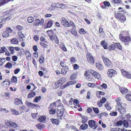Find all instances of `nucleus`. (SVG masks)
<instances>
[{
  "label": "nucleus",
  "instance_id": "1",
  "mask_svg": "<svg viewBox=\"0 0 131 131\" xmlns=\"http://www.w3.org/2000/svg\"><path fill=\"white\" fill-rule=\"evenodd\" d=\"M49 32V33L50 34L52 35H49V37L50 38V40L51 41L54 40L55 42L57 44H58L59 43V40L58 39L57 37L55 35L53 34V32L51 30H47V32Z\"/></svg>",
  "mask_w": 131,
  "mask_h": 131
},
{
  "label": "nucleus",
  "instance_id": "2",
  "mask_svg": "<svg viewBox=\"0 0 131 131\" xmlns=\"http://www.w3.org/2000/svg\"><path fill=\"white\" fill-rule=\"evenodd\" d=\"M87 61L90 64H93L94 63V60L93 57L90 53L87 52L86 55Z\"/></svg>",
  "mask_w": 131,
  "mask_h": 131
},
{
  "label": "nucleus",
  "instance_id": "3",
  "mask_svg": "<svg viewBox=\"0 0 131 131\" xmlns=\"http://www.w3.org/2000/svg\"><path fill=\"white\" fill-rule=\"evenodd\" d=\"M88 124L90 127L92 128L96 129L97 127V123L93 120H90L88 121Z\"/></svg>",
  "mask_w": 131,
  "mask_h": 131
},
{
  "label": "nucleus",
  "instance_id": "4",
  "mask_svg": "<svg viewBox=\"0 0 131 131\" xmlns=\"http://www.w3.org/2000/svg\"><path fill=\"white\" fill-rule=\"evenodd\" d=\"M105 66L108 68H111L112 67V64L111 62L107 58L104 57L102 58Z\"/></svg>",
  "mask_w": 131,
  "mask_h": 131
},
{
  "label": "nucleus",
  "instance_id": "5",
  "mask_svg": "<svg viewBox=\"0 0 131 131\" xmlns=\"http://www.w3.org/2000/svg\"><path fill=\"white\" fill-rule=\"evenodd\" d=\"M89 73L92 74L95 78L97 79H101L100 78V75L98 72L91 69L89 70Z\"/></svg>",
  "mask_w": 131,
  "mask_h": 131
},
{
  "label": "nucleus",
  "instance_id": "6",
  "mask_svg": "<svg viewBox=\"0 0 131 131\" xmlns=\"http://www.w3.org/2000/svg\"><path fill=\"white\" fill-rule=\"evenodd\" d=\"M115 16L116 18H118L123 21H124L126 20L125 17L121 13H116L115 14Z\"/></svg>",
  "mask_w": 131,
  "mask_h": 131
},
{
  "label": "nucleus",
  "instance_id": "7",
  "mask_svg": "<svg viewBox=\"0 0 131 131\" xmlns=\"http://www.w3.org/2000/svg\"><path fill=\"white\" fill-rule=\"evenodd\" d=\"M64 113V110L63 109L59 110L57 112L58 119H61L63 116Z\"/></svg>",
  "mask_w": 131,
  "mask_h": 131
},
{
  "label": "nucleus",
  "instance_id": "8",
  "mask_svg": "<svg viewBox=\"0 0 131 131\" xmlns=\"http://www.w3.org/2000/svg\"><path fill=\"white\" fill-rule=\"evenodd\" d=\"M117 73V72L113 69H109L107 72L108 75L110 77H114Z\"/></svg>",
  "mask_w": 131,
  "mask_h": 131
},
{
  "label": "nucleus",
  "instance_id": "9",
  "mask_svg": "<svg viewBox=\"0 0 131 131\" xmlns=\"http://www.w3.org/2000/svg\"><path fill=\"white\" fill-rule=\"evenodd\" d=\"M117 107V108L118 111L121 114H123L125 113L126 112V109L121 105L118 106V107Z\"/></svg>",
  "mask_w": 131,
  "mask_h": 131
},
{
  "label": "nucleus",
  "instance_id": "10",
  "mask_svg": "<svg viewBox=\"0 0 131 131\" xmlns=\"http://www.w3.org/2000/svg\"><path fill=\"white\" fill-rule=\"evenodd\" d=\"M61 23L64 26L68 27L70 26V24L67 21V20L64 18H63L62 19Z\"/></svg>",
  "mask_w": 131,
  "mask_h": 131
},
{
  "label": "nucleus",
  "instance_id": "11",
  "mask_svg": "<svg viewBox=\"0 0 131 131\" xmlns=\"http://www.w3.org/2000/svg\"><path fill=\"white\" fill-rule=\"evenodd\" d=\"M121 72L123 75L128 78H131V75L128 73L124 69H122Z\"/></svg>",
  "mask_w": 131,
  "mask_h": 131
},
{
  "label": "nucleus",
  "instance_id": "12",
  "mask_svg": "<svg viewBox=\"0 0 131 131\" xmlns=\"http://www.w3.org/2000/svg\"><path fill=\"white\" fill-rule=\"evenodd\" d=\"M121 39V41L123 42H129L130 41V38L129 37H124Z\"/></svg>",
  "mask_w": 131,
  "mask_h": 131
},
{
  "label": "nucleus",
  "instance_id": "13",
  "mask_svg": "<svg viewBox=\"0 0 131 131\" xmlns=\"http://www.w3.org/2000/svg\"><path fill=\"white\" fill-rule=\"evenodd\" d=\"M76 83V81L75 80H73L68 82L66 85H64V88L74 84Z\"/></svg>",
  "mask_w": 131,
  "mask_h": 131
},
{
  "label": "nucleus",
  "instance_id": "14",
  "mask_svg": "<svg viewBox=\"0 0 131 131\" xmlns=\"http://www.w3.org/2000/svg\"><path fill=\"white\" fill-rule=\"evenodd\" d=\"M23 103L21 100L18 99H16L14 100V104L15 105H18Z\"/></svg>",
  "mask_w": 131,
  "mask_h": 131
},
{
  "label": "nucleus",
  "instance_id": "15",
  "mask_svg": "<svg viewBox=\"0 0 131 131\" xmlns=\"http://www.w3.org/2000/svg\"><path fill=\"white\" fill-rule=\"evenodd\" d=\"M46 119V117L45 116H41L38 119L39 121L41 122H45Z\"/></svg>",
  "mask_w": 131,
  "mask_h": 131
},
{
  "label": "nucleus",
  "instance_id": "16",
  "mask_svg": "<svg viewBox=\"0 0 131 131\" xmlns=\"http://www.w3.org/2000/svg\"><path fill=\"white\" fill-rule=\"evenodd\" d=\"M59 119H53L51 118V120L53 124L56 125H58L59 123Z\"/></svg>",
  "mask_w": 131,
  "mask_h": 131
},
{
  "label": "nucleus",
  "instance_id": "17",
  "mask_svg": "<svg viewBox=\"0 0 131 131\" xmlns=\"http://www.w3.org/2000/svg\"><path fill=\"white\" fill-rule=\"evenodd\" d=\"M26 104L29 107H35V106H38V105H35L34 104H33L31 103V102H26Z\"/></svg>",
  "mask_w": 131,
  "mask_h": 131
},
{
  "label": "nucleus",
  "instance_id": "18",
  "mask_svg": "<svg viewBox=\"0 0 131 131\" xmlns=\"http://www.w3.org/2000/svg\"><path fill=\"white\" fill-rule=\"evenodd\" d=\"M37 128L41 130L45 128L44 125L41 123H39L36 125Z\"/></svg>",
  "mask_w": 131,
  "mask_h": 131
},
{
  "label": "nucleus",
  "instance_id": "19",
  "mask_svg": "<svg viewBox=\"0 0 131 131\" xmlns=\"http://www.w3.org/2000/svg\"><path fill=\"white\" fill-rule=\"evenodd\" d=\"M96 66L97 68L100 70L102 71L103 69V67L101 64L97 63L96 64Z\"/></svg>",
  "mask_w": 131,
  "mask_h": 131
},
{
  "label": "nucleus",
  "instance_id": "20",
  "mask_svg": "<svg viewBox=\"0 0 131 131\" xmlns=\"http://www.w3.org/2000/svg\"><path fill=\"white\" fill-rule=\"evenodd\" d=\"M40 23V20L38 19L35 20L33 22V25L36 26H39Z\"/></svg>",
  "mask_w": 131,
  "mask_h": 131
},
{
  "label": "nucleus",
  "instance_id": "21",
  "mask_svg": "<svg viewBox=\"0 0 131 131\" xmlns=\"http://www.w3.org/2000/svg\"><path fill=\"white\" fill-rule=\"evenodd\" d=\"M101 44L104 49H106L107 48V44L104 41H101Z\"/></svg>",
  "mask_w": 131,
  "mask_h": 131
},
{
  "label": "nucleus",
  "instance_id": "22",
  "mask_svg": "<svg viewBox=\"0 0 131 131\" xmlns=\"http://www.w3.org/2000/svg\"><path fill=\"white\" fill-rule=\"evenodd\" d=\"M11 42L12 43L14 44H16L18 43V40L16 38H14L11 40Z\"/></svg>",
  "mask_w": 131,
  "mask_h": 131
},
{
  "label": "nucleus",
  "instance_id": "23",
  "mask_svg": "<svg viewBox=\"0 0 131 131\" xmlns=\"http://www.w3.org/2000/svg\"><path fill=\"white\" fill-rule=\"evenodd\" d=\"M129 121L127 122L125 120H124L123 121V126L126 128L128 127L129 126Z\"/></svg>",
  "mask_w": 131,
  "mask_h": 131
},
{
  "label": "nucleus",
  "instance_id": "24",
  "mask_svg": "<svg viewBox=\"0 0 131 131\" xmlns=\"http://www.w3.org/2000/svg\"><path fill=\"white\" fill-rule=\"evenodd\" d=\"M116 101L117 103V105H116V107H118V106L121 105V99L120 97L117 99Z\"/></svg>",
  "mask_w": 131,
  "mask_h": 131
},
{
  "label": "nucleus",
  "instance_id": "25",
  "mask_svg": "<svg viewBox=\"0 0 131 131\" xmlns=\"http://www.w3.org/2000/svg\"><path fill=\"white\" fill-rule=\"evenodd\" d=\"M120 89L122 93L123 94L124 93H127L128 92L127 90V89L125 88H120Z\"/></svg>",
  "mask_w": 131,
  "mask_h": 131
},
{
  "label": "nucleus",
  "instance_id": "26",
  "mask_svg": "<svg viewBox=\"0 0 131 131\" xmlns=\"http://www.w3.org/2000/svg\"><path fill=\"white\" fill-rule=\"evenodd\" d=\"M11 111L12 112V114L15 115H18L19 114V112L15 110L11 109Z\"/></svg>",
  "mask_w": 131,
  "mask_h": 131
},
{
  "label": "nucleus",
  "instance_id": "27",
  "mask_svg": "<svg viewBox=\"0 0 131 131\" xmlns=\"http://www.w3.org/2000/svg\"><path fill=\"white\" fill-rule=\"evenodd\" d=\"M52 24L53 23L52 21L51 20L49 21L47 24L46 28H49L50 27L52 26Z\"/></svg>",
  "mask_w": 131,
  "mask_h": 131
},
{
  "label": "nucleus",
  "instance_id": "28",
  "mask_svg": "<svg viewBox=\"0 0 131 131\" xmlns=\"http://www.w3.org/2000/svg\"><path fill=\"white\" fill-rule=\"evenodd\" d=\"M88 127V126L87 124H83L81 125L80 128L83 130H85Z\"/></svg>",
  "mask_w": 131,
  "mask_h": 131
},
{
  "label": "nucleus",
  "instance_id": "29",
  "mask_svg": "<svg viewBox=\"0 0 131 131\" xmlns=\"http://www.w3.org/2000/svg\"><path fill=\"white\" fill-rule=\"evenodd\" d=\"M35 92H29L28 95V97L31 98L34 97L35 96Z\"/></svg>",
  "mask_w": 131,
  "mask_h": 131
},
{
  "label": "nucleus",
  "instance_id": "30",
  "mask_svg": "<svg viewBox=\"0 0 131 131\" xmlns=\"http://www.w3.org/2000/svg\"><path fill=\"white\" fill-rule=\"evenodd\" d=\"M49 112L50 114L51 115H54L56 112V110L53 108H51L49 111Z\"/></svg>",
  "mask_w": 131,
  "mask_h": 131
},
{
  "label": "nucleus",
  "instance_id": "31",
  "mask_svg": "<svg viewBox=\"0 0 131 131\" xmlns=\"http://www.w3.org/2000/svg\"><path fill=\"white\" fill-rule=\"evenodd\" d=\"M116 48L115 45L112 44L109 46L108 47V49L110 50H114Z\"/></svg>",
  "mask_w": 131,
  "mask_h": 131
},
{
  "label": "nucleus",
  "instance_id": "32",
  "mask_svg": "<svg viewBox=\"0 0 131 131\" xmlns=\"http://www.w3.org/2000/svg\"><path fill=\"white\" fill-rule=\"evenodd\" d=\"M9 35V33L7 31H5V32L3 34L2 36L3 37H7Z\"/></svg>",
  "mask_w": 131,
  "mask_h": 131
},
{
  "label": "nucleus",
  "instance_id": "33",
  "mask_svg": "<svg viewBox=\"0 0 131 131\" xmlns=\"http://www.w3.org/2000/svg\"><path fill=\"white\" fill-rule=\"evenodd\" d=\"M60 47L61 49L64 51L66 52L67 51V50L66 47L65 46L64 44H62L60 46Z\"/></svg>",
  "mask_w": 131,
  "mask_h": 131
},
{
  "label": "nucleus",
  "instance_id": "34",
  "mask_svg": "<svg viewBox=\"0 0 131 131\" xmlns=\"http://www.w3.org/2000/svg\"><path fill=\"white\" fill-rule=\"evenodd\" d=\"M66 78L63 77L60 79L58 81L59 82H60V83H61V84L62 83H64L66 81Z\"/></svg>",
  "mask_w": 131,
  "mask_h": 131
},
{
  "label": "nucleus",
  "instance_id": "35",
  "mask_svg": "<svg viewBox=\"0 0 131 131\" xmlns=\"http://www.w3.org/2000/svg\"><path fill=\"white\" fill-rule=\"evenodd\" d=\"M4 66L6 68L10 69L12 67V65L10 63L8 62Z\"/></svg>",
  "mask_w": 131,
  "mask_h": 131
},
{
  "label": "nucleus",
  "instance_id": "36",
  "mask_svg": "<svg viewBox=\"0 0 131 131\" xmlns=\"http://www.w3.org/2000/svg\"><path fill=\"white\" fill-rule=\"evenodd\" d=\"M115 4H121L122 2L121 0H111Z\"/></svg>",
  "mask_w": 131,
  "mask_h": 131
},
{
  "label": "nucleus",
  "instance_id": "37",
  "mask_svg": "<svg viewBox=\"0 0 131 131\" xmlns=\"http://www.w3.org/2000/svg\"><path fill=\"white\" fill-rule=\"evenodd\" d=\"M27 20L29 23H30L34 21V19L32 17H29L27 18Z\"/></svg>",
  "mask_w": 131,
  "mask_h": 131
},
{
  "label": "nucleus",
  "instance_id": "38",
  "mask_svg": "<svg viewBox=\"0 0 131 131\" xmlns=\"http://www.w3.org/2000/svg\"><path fill=\"white\" fill-rule=\"evenodd\" d=\"M11 81L15 83H17V77L15 76L13 77L11 79Z\"/></svg>",
  "mask_w": 131,
  "mask_h": 131
},
{
  "label": "nucleus",
  "instance_id": "39",
  "mask_svg": "<svg viewBox=\"0 0 131 131\" xmlns=\"http://www.w3.org/2000/svg\"><path fill=\"white\" fill-rule=\"evenodd\" d=\"M26 57L28 59L31 56V54L30 52L28 51H26L25 53Z\"/></svg>",
  "mask_w": 131,
  "mask_h": 131
},
{
  "label": "nucleus",
  "instance_id": "40",
  "mask_svg": "<svg viewBox=\"0 0 131 131\" xmlns=\"http://www.w3.org/2000/svg\"><path fill=\"white\" fill-rule=\"evenodd\" d=\"M12 122H10L9 121H7L5 122V124L7 126L11 127V125H12L11 123H12Z\"/></svg>",
  "mask_w": 131,
  "mask_h": 131
},
{
  "label": "nucleus",
  "instance_id": "41",
  "mask_svg": "<svg viewBox=\"0 0 131 131\" xmlns=\"http://www.w3.org/2000/svg\"><path fill=\"white\" fill-rule=\"evenodd\" d=\"M40 59L39 60V62L41 64H42L43 63L44 58L42 56H41L40 57Z\"/></svg>",
  "mask_w": 131,
  "mask_h": 131
},
{
  "label": "nucleus",
  "instance_id": "42",
  "mask_svg": "<svg viewBox=\"0 0 131 131\" xmlns=\"http://www.w3.org/2000/svg\"><path fill=\"white\" fill-rule=\"evenodd\" d=\"M6 50V48L4 47L0 48V53H3Z\"/></svg>",
  "mask_w": 131,
  "mask_h": 131
},
{
  "label": "nucleus",
  "instance_id": "43",
  "mask_svg": "<svg viewBox=\"0 0 131 131\" xmlns=\"http://www.w3.org/2000/svg\"><path fill=\"white\" fill-rule=\"evenodd\" d=\"M88 85L92 88H94L96 86L95 84L94 83H88Z\"/></svg>",
  "mask_w": 131,
  "mask_h": 131
},
{
  "label": "nucleus",
  "instance_id": "44",
  "mask_svg": "<svg viewBox=\"0 0 131 131\" xmlns=\"http://www.w3.org/2000/svg\"><path fill=\"white\" fill-rule=\"evenodd\" d=\"M126 97L128 100L131 101V94L127 95Z\"/></svg>",
  "mask_w": 131,
  "mask_h": 131
},
{
  "label": "nucleus",
  "instance_id": "45",
  "mask_svg": "<svg viewBox=\"0 0 131 131\" xmlns=\"http://www.w3.org/2000/svg\"><path fill=\"white\" fill-rule=\"evenodd\" d=\"M59 84H61V83H60V82H59V81L56 82L54 84L56 86L55 87V88H57L59 87Z\"/></svg>",
  "mask_w": 131,
  "mask_h": 131
},
{
  "label": "nucleus",
  "instance_id": "46",
  "mask_svg": "<svg viewBox=\"0 0 131 131\" xmlns=\"http://www.w3.org/2000/svg\"><path fill=\"white\" fill-rule=\"evenodd\" d=\"M41 98V97L40 96L39 97H35L34 99V101L35 102H37L39 101Z\"/></svg>",
  "mask_w": 131,
  "mask_h": 131
},
{
  "label": "nucleus",
  "instance_id": "47",
  "mask_svg": "<svg viewBox=\"0 0 131 131\" xmlns=\"http://www.w3.org/2000/svg\"><path fill=\"white\" fill-rule=\"evenodd\" d=\"M5 61V59L3 58L2 59L0 58V65H2Z\"/></svg>",
  "mask_w": 131,
  "mask_h": 131
},
{
  "label": "nucleus",
  "instance_id": "48",
  "mask_svg": "<svg viewBox=\"0 0 131 131\" xmlns=\"http://www.w3.org/2000/svg\"><path fill=\"white\" fill-rule=\"evenodd\" d=\"M16 29L20 31L22 30L23 29V27L21 26L20 25H17L16 27Z\"/></svg>",
  "mask_w": 131,
  "mask_h": 131
},
{
  "label": "nucleus",
  "instance_id": "49",
  "mask_svg": "<svg viewBox=\"0 0 131 131\" xmlns=\"http://www.w3.org/2000/svg\"><path fill=\"white\" fill-rule=\"evenodd\" d=\"M123 122L121 120L117 122L116 123V125L118 126H121L123 124Z\"/></svg>",
  "mask_w": 131,
  "mask_h": 131
},
{
  "label": "nucleus",
  "instance_id": "50",
  "mask_svg": "<svg viewBox=\"0 0 131 131\" xmlns=\"http://www.w3.org/2000/svg\"><path fill=\"white\" fill-rule=\"evenodd\" d=\"M14 47H9V50L11 52V53L13 54L14 52Z\"/></svg>",
  "mask_w": 131,
  "mask_h": 131
},
{
  "label": "nucleus",
  "instance_id": "51",
  "mask_svg": "<svg viewBox=\"0 0 131 131\" xmlns=\"http://www.w3.org/2000/svg\"><path fill=\"white\" fill-rule=\"evenodd\" d=\"M115 46H116L120 50L122 49V47L120 44L119 43H115Z\"/></svg>",
  "mask_w": 131,
  "mask_h": 131
},
{
  "label": "nucleus",
  "instance_id": "52",
  "mask_svg": "<svg viewBox=\"0 0 131 131\" xmlns=\"http://www.w3.org/2000/svg\"><path fill=\"white\" fill-rule=\"evenodd\" d=\"M93 110L95 113H98L99 112V109L96 107H93Z\"/></svg>",
  "mask_w": 131,
  "mask_h": 131
},
{
  "label": "nucleus",
  "instance_id": "53",
  "mask_svg": "<svg viewBox=\"0 0 131 131\" xmlns=\"http://www.w3.org/2000/svg\"><path fill=\"white\" fill-rule=\"evenodd\" d=\"M11 124L12 125H11V127H14L15 128L17 127L18 126V125H17V124L16 123H13L12 122V123H11Z\"/></svg>",
  "mask_w": 131,
  "mask_h": 131
},
{
  "label": "nucleus",
  "instance_id": "54",
  "mask_svg": "<svg viewBox=\"0 0 131 131\" xmlns=\"http://www.w3.org/2000/svg\"><path fill=\"white\" fill-rule=\"evenodd\" d=\"M67 70H66L64 69H61V73L63 75H65L67 72Z\"/></svg>",
  "mask_w": 131,
  "mask_h": 131
},
{
  "label": "nucleus",
  "instance_id": "55",
  "mask_svg": "<svg viewBox=\"0 0 131 131\" xmlns=\"http://www.w3.org/2000/svg\"><path fill=\"white\" fill-rule=\"evenodd\" d=\"M106 101V99L105 97H103L100 100V101L101 103H104Z\"/></svg>",
  "mask_w": 131,
  "mask_h": 131
},
{
  "label": "nucleus",
  "instance_id": "56",
  "mask_svg": "<svg viewBox=\"0 0 131 131\" xmlns=\"http://www.w3.org/2000/svg\"><path fill=\"white\" fill-rule=\"evenodd\" d=\"M18 34L19 37L21 38H23L24 37V35L21 32H18Z\"/></svg>",
  "mask_w": 131,
  "mask_h": 131
},
{
  "label": "nucleus",
  "instance_id": "57",
  "mask_svg": "<svg viewBox=\"0 0 131 131\" xmlns=\"http://www.w3.org/2000/svg\"><path fill=\"white\" fill-rule=\"evenodd\" d=\"M12 58L13 60L15 61H16L18 59L17 57L16 56H13Z\"/></svg>",
  "mask_w": 131,
  "mask_h": 131
},
{
  "label": "nucleus",
  "instance_id": "58",
  "mask_svg": "<svg viewBox=\"0 0 131 131\" xmlns=\"http://www.w3.org/2000/svg\"><path fill=\"white\" fill-rule=\"evenodd\" d=\"M105 107L108 110H110L111 109V107L108 104H106L105 105Z\"/></svg>",
  "mask_w": 131,
  "mask_h": 131
},
{
  "label": "nucleus",
  "instance_id": "59",
  "mask_svg": "<svg viewBox=\"0 0 131 131\" xmlns=\"http://www.w3.org/2000/svg\"><path fill=\"white\" fill-rule=\"evenodd\" d=\"M6 31H7L9 33V32H11L12 31V29L9 27H6Z\"/></svg>",
  "mask_w": 131,
  "mask_h": 131
},
{
  "label": "nucleus",
  "instance_id": "60",
  "mask_svg": "<svg viewBox=\"0 0 131 131\" xmlns=\"http://www.w3.org/2000/svg\"><path fill=\"white\" fill-rule=\"evenodd\" d=\"M79 102L78 100L77 99H75L73 100V103L74 105H76L78 104L79 103Z\"/></svg>",
  "mask_w": 131,
  "mask_h": 131
},
{
  "label": "nucleus",
  "instance_id": "61",
  "mask_svg": "<svg viewBox=\"0 0 131 131\" xmlns=\"http://www.w3.org/2000/svg\"><path fill=\"white\" fill-rule=\"evenodd\" d=\"M117 113L116 112H113L110 114L111 116H115L117 115Z\"/></svg>",
  "mask_w": 131,
  "mask_h": 131
},
{
  "label": "nucleus",
  "instance_id": "62",
  "mask_svg": "<svg viewBox=\"0 0 131 131\" xmlns=\"http://www.w3.org/2000/svg\"><path fill=\"white\" fill-rule=\"evenodd\" d=\"M89 71L86 70L85 72L84 73V75L86 77H88L90 75V74L89 73Z\"/></svg>",
  "mask_w": 131,
  "mask_h": 131
},
{
  "label": "nucleus",
  "instance_id": "63",
  "mask_svg": "<svg viewBox=\"0 0 131 131\" xmlns=\"http://www.w3.org/2000/svg\"><path fill=\"white\" fill-rule=\"evenodd\" d=\"M120 130V128H119L118 129L117 128H112L111 130V131H119V130Z\"/></svg>",
  "mask_w": 131,
  "mask_h": 131
},
{
  "label": "nucleus",
  "instance_id": "64",
  "mask_svg": "<svg viewBox=\"0 0 131 131\" xmlns=\"http://www.w3.org/2000/svg\"><path fill=\"white\" fill-rule=\"evenodd\" d=\"M76 78V76L73 74L70 77V78L73 80L75 79Z\"/></svg>",
  "mask_w": 131,
  "mask_h": 131
}]
</instances>
